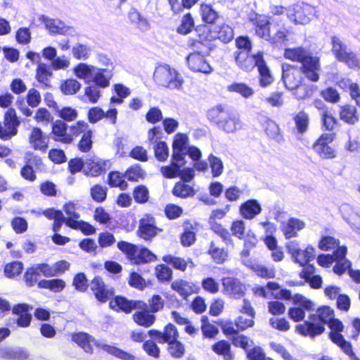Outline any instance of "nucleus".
Returning a JSON list of instances; mask_svg holds the SVG:
<instances>
[{
  "label": "nucleus",
  "instance_id": "26",
  "mask_svg": "<svg viewBox=\"0 0 360 360\" xmlns=\"http://www.w3.org/2000/svg\"><path fill=\"white\" fill-rule=\"evenodd\" d=\"M188 142V137L187 135L181 133L176 134L173 143H172V156L174 158H180L185 160L186 155V150Z\"/></svg>",
  "mask_w": 360,
  "mask_h": 360
},
{
  "label": "nucleus",
  "instance_id": "58",
  "mask_svg": "<svg viewBox=\"0 0 360 360\" xmlns=\"http://www.w3.org/2000/svg\"><path fill=\"white\" fill-rule=\"evenodd\" d=\"M162 260L172 265L174 269L184 271L187 267V263L185 259L181 257H175L172 255H167L162 257Z\"/></svg>",
  "mask_w": 360,
  "mask_h": 360
},
{
  "label": "nucleus",
  "instance_id": "6",
  "mask_svg": "<svg viewBox=\"0 0 360 360\" xmlns=\"http://www.w3.org/2000/svg\"><path fill=\"white\" fill-rule=\"evenodd\" d=\"M332 51L336 58L347 64L350 68H359V60L355 53L348 49L345 44L337 37L331 39Z\"/></svg>",
  "mask_w": 360,
  "mask_h": 360
},
{
  "label": "nucleus",
  "instance_id": "20",
  "mask_svg": "<svg viewBox=\"0 0 360 360\" xmlns=\"http://www.w3.org/2000/svg\"><path fill=\"white\" fill-rule=\"evenodd\" d=\"M339 210L342 217L351 228L359 231L360 233V212L359 210L349 203H342Z\"/></svg>",
  "mask_w": 360,
  "mask_h": 360
},
{
  "label": "nucleus",
  "instance_id": "1",
  "mask_svg": "<svg viewBox=\"0 0 360 360\" xmlns=\"http://www.w3.org/2000/svg\"><path fill=\"white\" fill-rule=\"evenodd\" d=\"M207 119L220 130L227 134H233L243 128V122L238 113L218 105L210 109Z\"/></svg>",
  "mask_w": 360,
  "mask_h": 360
},
{
  "label": "nucleus",
  "instance_id": "18",
  "mask_svg": "<svg viewBox=\"0 0 360 360\" xmlns=\"http://www.w3.org/2000/svg\"><path fill=\"white\" fill-rule=\"evenodd\" d=\"M186 62L188 68L193 72L204 74H210L212 72V68L205 60V56L198 51L190 53L186 57Z\"/></svg>",
  "mask_w": 360,
  "mask_h": 360
},
{
  "label": "nucleus",
  "instance_id": "62",
  "mask_svg": "<svg viewBox=\"0 0 360 360\" xmlns=\"http://www.w3.org/2000/svg\"><path fill=\"white\" fill-rule=\"evenodd\" d=\"M95 66L81 63L74 68L75 75L79 79H86L88 77L91 78L92 72Z\"/></svg>",
  "mask_w": 360,
  "mask_h": 360
},
{
  "label": "nucleus",
  "instance_id": "46",
  "mask_svg": "<svg viewBox=\"0 0 360 360\" xmlns=\"http://www.w3.org/2000/svg\"><path fill=\"white\" fill-rule=\"evenodd\" d=\"M128 18L141 31L146 32L149 29V23L136 10L131 9L129 12Z\"/></svg>",
  "mask_w": 360,
  "mask_h": 360
},
{
  "label": "nucleus",
  "instance_id": "45",
  "mask_svg": "<svg viewBox=\"0 0 360 360\" xmlns=\"http://www.w3.org/2000/svg\"><path fill=\"white\" fill-rule=\"evenodd\" d=\"M214 33L216 34L214 37L224 43H228L233 38V30L228 25L224 24L215 27Z\"/></svg>",
  "mask_w": 360,
  "mask_h": 360
},
{
  "label": "nucleus",
  "instance_id": "57",
  "mask_svg": "<svg viewBox=\"0 0 360 360\" xmlns=\"http://www.w3.org/2000/svg\"><path fill=\"white\" fill-rule=\"evenodd\" d=\"M294 121L296 125V129L300 134H303L307 131L309 126V116L303 112H299L294 117Z\"/></svg>",
  "mask_w": 360,
  "mask_h": 360
},
{
  "label": "nucleus",
  "instance_id": "61",
  "mask_svg": "<svg viewBox=\"0 0 360 360\" xmlns=\"http://www.w3.org/2000/svg\"><path fill=\"white\" fill-rule=\"evenodd\" d=\"M92 136L93 132L91 129L87 130L83 134L77 145L78 149L81 152L87 153L91 149L93 144Z\"/></svg>",
  "mask_w": 360,
  "mask_h": 360
},
{
  "label": "nucleus",
  "instance_id": "21",
  "mask_svg": "<svg viewBox=\"0 0 360 360\" xmlns=\"http://www.w3.org/2000/svg\"><path fill=\"white\" fill-rule=\"evenodd\" d=\"M222 285L225 293L235 299H239L245 294V286L238 278H222Z\"/></svg>",
  "mask_w": 360,
  "mask_h": 360
},
{
  "label": "nucleus",
  "instance_id": "52",
  "mask_svg": "<svg viewBox=\"0 0 360 360\" xmlns=\"http://www.w3.org/2000/svg\"><path fill=\"white\" fill-rule=\"evenodd\" d=\"M133 198L136 202L144 204L148 201L149 191L144 185H139L134 188Z\"/></svg>",
  "mask_w": 360,
  "mask_h": 360
},
{
  "label": "nucleus",
  "instance_id": "33",
  "mask_svg": "<svg viewBox=\"0 0 360 360\" xmlns=\"http://www.w3.org/2000/svg\"><path fill=\"white\" fill-rule=\"evenodd\" d=\"M133 315V319L139 326L148 328L155 321L156 316L148 310V305L146 309H140Z\"/></svg>",
  "mask_w": 360,
  "mask_h": 360
},
{
  "label": "nucleus",
  "instance_id": "24",
  "mask_svg": "<svg viewBox=\"0 0 360 360\" xmlns=\"http://www.w3.org/2000/svg\"><path fill=\"white\" fill-rule=\"evenodd\" d=\"M262 212L260 203L255 199L243 202L239 207L240 214L245 219H252Z\"/></svg>",
  "mask_w": 360,
  "mask_h": 360
},
{
  "label": "nucleus",
  "instance_id": "35",
  "mask_svg": "<svg viewBox=\"0 0 360 360\" xmlns=\"http://www.w3.org/2000/svg\"><path fill=\"white\" fill-rule=\"evenodd\" d=\"M158 228L148 219H142L140 220L139 226V236L146 240H150L156 236Z\"/></svg>",
  "mask_w": 360,
  "mask_h": 360
},
{
  "label": "nucleus",
  "instance_id": "10",
  "mask_svg": "<svg viewBox=\"0 0 360 360\" xmlns=\"http://www.w3.org/2000/svg\"><path fill=\"white\" fill-rule=\"evenodd\" d=\"M301 74L307 79L313 82H316L319 79V73L321 72L320 58L316 56L311 54L301 63L300 68Z\"/></svg>",
  "mask_w": 360,
  "mask_h": 360
},
{
  "label": "nucleus",
  "instance_id": "42",
  "mask_svg": "<svg viewBox=\"0 0 360 360\" xmlns=\"http://www.w3.org/2000/svg\"><path fill=\"white\" fill-rule=\"evenodd\" d=\"M125 179L124 174L119 172H110L108 174V183L110 187H119L124 191L128 187Z\"/></svg>",
  "mask_w": 360,
  "mask_h": 360
},
{
  "label": "nucleus",
  "instance_id": "22",
  "mask_svg": "<svg viewBox=\"0 0 360 360\" xmlns=\"http://www.w3.org/2000/svg\"><path fill=\"white\" fill-rule=\"evenodd\" d=\"M113 76L112 68H98L95 67L92 72L91 81L100 88H107Z\"/></svg>",
  "mask_w": 360,
  "mask_h": 360
},
{
  "label": "nucleus",
  "instance_id": "39",
  "mask_svg": "<svg viewBox=\"0 0 360 360\" xmlns=\"http://www.w3.org/2000/svg\"><path fill=\"white\" fill-rule=\"evenodd\" d=\"M65 282L60 278L46 280L43 279L38 282L39 288L49 289L53 292H60L65 288Z\"/></svg>",
  "mask_w": 360,
  "mask_h": 360
},
{
  "label": "nucleus",
  "instance_id": "53",
  "mask_svg": "<svg viewBox=\"0 0 360 360\" xmlns=\"http://www.w3.org/2000/svg\"><path fill=\"white\" fill-rule=\"evenodd\" d=\"M207 160L210 163L212 176H219L223 173L224 171V164L221 160L219 158L214 155L213 154H210L208 156Z\"/></svg>",
  "mask_w": 360,
  "mask_h": 360
},
{
  "label": "nucleus",
  "instance_id": "43",
  "mask_svg": "<svg viewBox=\"0 0 360 360\" xmlns=\"http://www.w3.org/2000/svg\"><path fill=\"white\" fill-rule=\"evenodd\" d=\"M63 210L67 215V217H65L66 225L69 227H76L78 224L77 221L79 214L76 212L75 205L72 202L66 203Z\"/></svg>",
  "mask_w": 360,
  "mask_h": 360
},
{
  "label": "nucleus",
  "instance_id": "17",
  "mask_svg": "<svg viewBox=\"0 0 360 360\" xmlns=\"http://www.w3.org/2000/svg\"><path fill=\"white\" fill-rule=\"evenodd\" d=\"M51 138L55 141L65 144L71 143L74 137L71 134L68 133V126L61 120H57L52 122Z\"/></svg>",
  "mask_w": 360,
  "mask_h": 360
},
{
  "label": "nucleus",
  "instance_id": "2",
  "mask_svg": "<svg viewBox=\"0 0 360 360\" xmlns=\"http://www.w3.org/2000/svg\"><path fill=\"white\" fill-rule=\"evenodd\" d=\"M333 316L334 311L329 307H319L316 314L309 316V321L297 325L296 330L304 336L315 337L324 331V324L327 323Z\"/></svg>",
  "mask_w": 360,
  "mask_h": 360
},
{
  "label": "nucleus",
  "instance_id": "29",
  "mask_svg": "<svg viewBox=\"0 0 360 360\" xmlns=\"http://www.w3.org/2000/svg\"><path fill=\"white\" fill-rule=\"evenodd\" d=\"M186 160L180 158H174L172 155L171 164L168 166H162L160 169L162 174L167 179H172L179 175L180 169L184 166Z\"/></svg>",
  "mask_w": 360,
  "mask_h": 360
},
{
  "label": "nucleus",
  "instance_id": "5",
  "mask_svg": "<svg viewBox=\"0 0 360 360\" xmlns=\"http://www.w3.org/2000/svg\"><path fill=\"white\" fill-rule=\"evenodd\" d=\"M255 66L257 67L260 86L262 87L269 86L273 82L274 77L264 59L263 52L259 51L256 54L249 56L238 67L248 72L252 70Z\"/></svg>",
  "mask_w": 360,
  "mask_h": 360
},
{
  "label": "nucleus",
  "instance_id": "37",
  "mask_svg": "<svg viewBox=\"0 0 360 360\" xmlns=\"http://www.w3.org/2000/svg\"><path fill=\"white\" fill-rule=\"evenodd\" d=\"M214 353L223 356L224 360H233V354L231 351V345L226 340H219L212 347Z\"/></svg>",
  "mask_w": 360,
  "mask_h": 360
},
{
  "label": "nucleus",
  "instance_id": "56",
  "mask_svg": "<svg viewBox=\"0 0 360 360\" xmlns=\"http://www.w3.org/2000/svg\"><path fill=\"white\" fill-rule=\"evenodd\" d=\"M99 88V86L96 85H89L85 87L83 101H85V98H86L91 103H96L101 96Z\"/></svg>",
  "mask_w": 360,
  "mask_h": 360
},
{
  "label": "nucleus",
  "instance_id": "12",
  "mask_svg": "<svg viewBox=\"0 0 360 360\" xmlns=\"http://www.w3.org/2000/svg\"><path fill=\"white\" fill-rule=\"evenodd\" d=\"M302 79L299 68L286 63L282 65V80L288 89H295L301 84Z\"/></svg>",
  "mask_w": 360,
  "mask_h": 360
},
{
  "label": "nucleus",
  "instance_id": "16",
  "mask_svg": "<svg viewBox=\"0 0 360 360\" xmlns=\"http://www.w3.org/2000/svg\"><path fill=\"white\" fill-rule=\"evenodd\" d=\"M148 334L160 344L171 342L177 340L179 337L176 328L172 323L167 324L163 331L151 329L148 331Z\"/></svg>",
  "mask_w": 360,
  "mask_h": 360
},
{
  "label": "nucleus",
  "instance_id": "4",
  "mask_svg": "<svg viewBox=\"0 0 360 360\" xmlns=\"http://www.w3.org/2000/svg\"><path fill=\"white\" fill-rule=\"evenodd\" d=\"M153 79L160 86L169 90L182 91L184 79L181 75L167 64L156 67L153 73Z\"/></svg>",
  "mask_w": 360,
  "mask_h": 360
},
{
  "label": "nucleus",
  "instance_id": "48",
  "mask_svg": "<svg viewBox=\"0 0 360 360\" xmlns=\"http://www.w3.org/2000/svg\"><path fill=\"white\" fill-rule=\"evenodd\" d=\"M172 193L176 197L186 198L193 196L195 191L191 186L185 183L178 182L174 185L172 189Z\"/></svg>",
  "mask_w": 360,
  "mask_h": 360
},
{
  "label": "nucleus",
  "instance_id": "15",
  "mask_svg": "<svg viewBox=\"0 0 360 360\" xmlns=\"http://www.w3.org/2000/svg\"><path fill=\"white\" fill-rule=\"evenodd\" d=\"M90 288L96 300L103 303L106 302L115 294L114 288L105 285L99 276L94 277L90 283Z\"/></svg>",
  "mask_w": 360,
  "mask_h": 360
},
{
  "label": "nucleus",
  "instance_id": "7",
  "mask_svg": "<svg viewBox=\"0 0 360 360\" xmlns=\"http://www.w3.org/2000/svg\"><path fill=\"white\" fill-rule=\"evenodd\" d=\"M314 8L304 3H297L288 8L287 17L295 24L305 25L310 21Z\"/></svg>",
  "mask_w": 360,
  "mask_h": 360
},
{
  "label": "nucleus",
  "instance_id": "25",
  "mask_svg": "<svg viewBox=\"0 0 360 360\" xmlns=\"http://www.w3.org/2000/svg\"><path fill=\"white\" fill-rule=\"evenodd\" d=\"M255 26V32L257 36L269 41L271 32L269 28V20L265 15L255 14V17L250 18Z\"/></svg>",
  "mask_w": 360,
  "mask_h": 360
},
{
  "label": "nucleus",
  "instance_id": "19",
  "mask_svg": "<svg viewBox=\"0 0 360 360\" xmlns=\"http://www.w3.org/2000/svg\"><path fill=\"white\" fill-rule=\"evenodd\" d=\"M40 20L44 23L46 29L51 33L69 36L75 35V30L73 27L67 26L58 19H52L47 16L41 15Z\"/></svg>",
  "mask_w": 360,
  "mask_h": 360
},
{
  "label": "nucleus",
  "instance_id": "14",
  "mask_svg": "<svg viewBox=\"0 0 360 360\" xmlns=\"http://www.w3.org/2000/svg\"><path fill=\"white\" fill-rule=\"evenodd\" d=\"M112 309L117 311H122L127 314L130 313L133 309H143L147 308V304L141 300H129L123 296H116L110 302Z\"/></svg>",
  "mask_w": 360,
  "mask_h": 360
},
{
  "label": "nucleus",
  "instance_id": "54",
  "mask_svg": "<svg viewBox=\"0 0 360 360\" xmlns=\"http://www.w3.org/2000/svg\"><path fill=\"white\" fill-rule=\"evenodd\" d=\"M167 344V351L171 356L175 359H180L184 355L185 347L182 342L176 340Z\"/></svg>",
  "mask_w": 360,
  "mask_h": 360
},
{
  "label": "nucleus",
  "instance_id": "47",
  "mask_svg": "<svg viewBox=\"0 0 360 360\" xmlns=\"http://www.w3.org/2000/svg\"><path fill=\"white\" fill-rule=\"evenodd\" d=\"M117 246V248L126 255L127 259L134 263V260L138 252V246L123 240L119 241Z\"/></svg>",
  "mask_w": 360,
  "mask_h": 360
},
{
  "label": "nucleus",
  "instance_id": "27",
  "mask_svg": "<svg viewBox=\"0 0 360 360\" xmlns=\"http://www.w3.org/2000/svg\"><path fill=\"white\" fill-rule=\"evenodd\" d=\"M311 54L312 53L309 49L303 46L285 49L284 51V57L285 58L300 63Z\"/></svg>",
  "mask_w": 360,
  "mask_h": 360
},
{
  "label": "nucleus",
  "instance_id": "41",
  "mask_svg": "<svg viewBox=\"0 0 360 360\" xmlns=\"http://www.w3.org/2000/svg\"><path fill=\"white\" fill-rule=\"evenodd\" d=\"M264 127L266 135L270 139L278 143H280L283 140V136L280 132V128L274 121L266 119Z\"/></svg>",
  "mask_w": 360,
  "mask_h": 360
},
{
  "label": "nucleus",
  "instance_id": "3",
  "mask_svg": "<svg viewBox=\"0 0 360 360\" xmlns=\"http://www.w3.org/2000/svg\"><path fill=\"white\" fill-rule=\"evenodd\" d=\"M72 340L77 344L83 350L91 354L93 352V345H96L98 347L102 349L110 354H112L117 358L123 360H134V356L114 346L108 345L103 342H97L96 340L88 333L80 332L72 335Z\"/></svg>",
  "mask_w": 360,
  "mask_h": 360
},
{
  "label": "nucleus",
  "instance_id": "9",
  "mask_svg": "<svg viewBox=\"0 0 360 360\" xmlns=\"http://www.w3.org/2000/svg\"><path fill=\"white\" fill-rule=\"evenodd\" d=\"M110 167L111 162L109 160H103L93 155L86 159L83 173L86 176L96 177L104 174Z\"/></svg>",
  "mask_w": 360,
  "mask_h": 360
},
{
  "label": "nucleus",
  "instance_id": "11",
  "mask_svg": "<svg viewBox=\"0 0 360 360\" xmlns=\"http://www.w3.org/2000/svg\"><path fill=\"white\" fill-rule=\"evenodd\" d=\"M19 124L15 110L8 109L4 115V126L0 124V138L3 140L11 139L17 134Z\"/></svg>",
  "mask_w": 360,
  "mask_h": 360
},
{
  "label": "nucleus",
  "instance_id": "59",
  "mask_svg": "<svg viewBox=\"0 0 360 360\" xmlns=\"http://www.w3.org/2000/svg\"><path fill=\"white\" fill-rule=\"evenodd\" d=\"M81 88V84L75 79L65 80L60 86L61 91L65 95L76 94Z\"/></svg>",
  "mask_w": 360,
  "mask_h": 360
},
{
  "label": "nucleus",
  "instance_id": "36",
  "mask_svg": "<svg viewBox=\"0 0 360 360\" xmlns=\"http://www.w3.org/2000/svg\"><path fill=\"white\" fill-rule=\"evenodd\" d=\"M294 262L304 266L308 264L315 257L314 248L310 245L307 246L304 250L300 249L297 254L292 257Z\"/></svg>",
  "mask_w": 360,
  "mask_h": 360
},
{
  "label": "nucleus",
  "instance_id": "40",
  "mask_svg": "<svg viewBox=\"0 0 360 360\" xmlns=\"http://www.w3.org/2000/svg\"><path fill=\"white\" fill-rule=\"evenodd\" d=\"M340 117L342 120L349 124H354L359 121L356 107L350 105L341 107Z\"/></svg>",
  "mask_w": 360,
  "mask_h": 360
},
{
  "label": "nucleus",
  "instance_id": "64",
  "mask_svg": "<svg viewBox=\"0 0 360 360\" xmlns=\"http://www.w3.org/2000/svg\"><path fill=\"white\" fill-rule=\"evenodd\" d=\"M23 264L21 262L15 261L7 264L4 268V274L8 278L18 276L22 271Z\"/></svg>",
  "mask_w": 360,
  "mask_h": 360
},
{
  "label": "nucleus",
  "instance_id": "30",
  "mask_svg": "<svg viewBox=\"0 0 360 360\" xmlns=\"http://www.w3.org/2000/svg\"><path fill=\"white\" fill-rule=\"evenodd\" d=\"M29 356L25 349L20 347H1L0 348V357L8 360H24Z\"/></svg>",
  "mask_w": 360,
  "mask_h": 360
},
{
  "label": "nucleus",
  "instance_id": "60",
  "mask_svg": "<svg viewBox=\"0 0 360 360\" xmlns=\"http://www.w3.org/2000/svg\"><path fill=\"white\" fill-rule=\"evenodd\" d=\"M171 9L174 13H177L183 8H191L198 0H168Z\"/></svg>",
  "mask_w": 360,
  "mask_h": 360
},
{
  "label": "nucleus",
  "instance_id": "44",
  "mask_svg": "<svg viewBox=\"0 0 360 360\" xmlns=\"http://www.w3.org/2000/svg\"><path fill=\"white\" fill-rule=\"evenodd\" d=\"M91 51L87 44L77 43L72 49V54L77 60H85L89 58Z\"/></svg>",
  "mask_w": 360,
  "mask_h": 360
},
{
  "label": "nucleus",
  "instance_id": "51",
  "mask_svg": "<svg viewBox=\"0 0 360 360\" xmlns=\"http://www.w3.org/2000/svg\"><path fill=\"white\" fill-rule=\"evenodd\" d=\"M194 27V20L191 13H187L184 15L181 19L179 26L177 27V32L180 34H189Z\"/></svg>",
  "mask_w": 360,
  "mask_h": 360
},
{
  "label": "nucleus",
  "instance_id": "8",
  "mask_svg": "<svg viewBox=\"0 0 360 360\" xmlns=\"http://www.w3.org/2000/svg\"><path fill=\"white\" fill-rule=\"evenodd\" d=\"M327 324L330 329L329 336L332 342L339 346L346 354H352L353 351L351 344L346 341L341 334L344 328L342 323L333 316Z\"/></svg>",
  "mask_w": 360,
  "mask_h": 360
},
{
  "label": "nucleus",
  "instance_id": "13",
  "mask_svg": "<svg viewBox=\"0 0 360 360\" xmlns=\"http://www.w3.org/2000/svg\"><path fill=\"white\" fill-rule=\"evenodd\" d=\"M334 135L333 134H323L313 144V149L321 158L332 159L335 158V150L328 146L333 141Z\"/></svg>",
  "mask_w": 360,
  "mask_h": 360
},
{
  "label": "nucleus",
  "instance_id": "38",
  "mask_svg": "<svg viewBox=\"0 0 360 360\" xmlns=\"http://www.w3.org/2000/svg\"><path fill=\"white\" fill-rule=\"evenodd\" d=\"M226 89L228 91L238 94L245 98H250L255 93L252 87L243 82H233Z\"/></svg>",
  "mask_w": 360,
  "mask_h": 360
},
{
  "label": "nucleus",
  "instance_id": "49",
  "mask_svg": "<svg viewBox=\"0 0 360 360\" xmlns=\"http://www.w3.org/2000/svg\"><path fill=\"white\" fill-rule=\"evenodd\" d=\"M200 12L202 20L208 24L214 23L219 18V13L213 7L208 4H202Z\"/></svg>",
  "mask_w": 360,
  "mask_h": 360
},
{
  "label": "nucleus",
  "instance_id": "50",
  "mask_svg": "<svg viewBox=\"0 0 360 360\" xmlns=\"http://www.w3.org/2000/svg\"><path fill=\"white\" fill-rule=\"evenodd\" d=\"M137 252L134 260V264H139L147 263L155 259V255L146 248L142 247L139 248L138 247Z\"/></svg>",
  "mask_w": 360,
  "mask_h": 360
},
{
  "label": "nucleus",
  "instance_id": "23",
  "mask_svg": "<svg viewBox=\"0 0 360 360\" xmlns=\"http://www.w3.org/2000/svg\"><path fill=\"white\" fill-rule=\"evenodd\" d=\"M49 137L44 135L39 127H34L29 137V141L32 148L36 150L46 151L48 148Z\"/></svg>",
  "mask_w": 360,
  "mask_h": 360
},
{
  "label": "nucleus",
  "instance_id": "34",
  "mask_svg": "<svg viewBox=\"0 0 360 360\" xmlns=\"http://www.w3.org/2000/svg\"><path fill=\"white\" fill-rule=\"evenodd\" d=\"M305 223L296 218H290L287 223L283 226L282 231L286 238L297 236V231L303 229Z\"/></svg>",
  "mask_w": 360,
  "mask_h": 360
},
{
  "label": "nucleus",
  "instance_id": "31",
  "mask_svg": "<svg viewBox=\"0 0 360 360\" xmlns=\"http://www.w3.org/2000/svg\"><path fill=\"white\" fill-rule=\"evenodd\" d=\"M50 68L45 63H39L36 70V79L41 84V87L47 89L51 87L50 79L52 77Z\"/></svg>",
  "mask_w": 360,
  "mask_h": 360
},
{
  "label": "nucleus",
  "instance_id": "55",
  "mask_svg": "<svg viewBox=\"0 0 360 360\" xmlns=\"http://www.w3.org/2000/svg\"><path fill=\"white\" fill-rule=\"evenodd\" d=\"M155 158L160 162H165L169 157V148L165 141H160L153 146Z\"/></svg>",
  "mask_w": 360,
  "mask_h": 360
},
{
  "label": "nucleus",
  "instance_id": "32",
  "mask_svg": "<svg viewBox=\"0 0 360 360\" xmlns=\"http://www.w3.org/2000/svg\"><path fill=\"white\" fill-rule=\"evenodd\" d=\"M171 288L184 299H186L188 296L195 292V285L183 279L173 281Z\"/></svg>",
  "mask_w": 360,
  "mask_h": 360
},
{
  "label": "nucleus",
  "instance_id": "28",
  "mask_svg": "<svg viewBox=\"0 0 360 360\" xmlns=\"http://www.w3.org/2000/svg\"><path fill=\"white\" fill-rule=\"evenodd\" d=\"M31 309L32 307L26 304H18L13 307V314L19 315L16 320V323L19 326L27 327L30 324L32 315L28 311Z\"/></svg>",
  "mask_w": 360,
  "mask_h": 360
},
{
  "label": "nucleus",
  "instance_id": "63",
  "mask_svg": "<svg viewBox=\"0 0 360 360\" xmlns=\"http://www.w3.org/2000/svg\"><path fill=\"white\" fill-rule=\"evenodd\" d=\"M208 252L217 264L223 263L227 257L226 252L223 248L216 247L213 242L210 244Z\"/></svg>",
  "mask_w": 360,
  "mask_h": 360
}]
</instances>
